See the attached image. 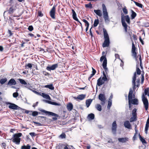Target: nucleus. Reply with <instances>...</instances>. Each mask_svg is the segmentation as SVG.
<instances>
[{
	"instance_id": "obj_6",
	"label": "nucleus",
	"mask_w": 149,
	"mask_h": 149,
	"mask_svg": "<svg viewBox=\"0 0 149 149\" xmlns=\"http://www.w3.org/2000/svg\"><path fill=\"white\" fill-rule=\"evenodd\" d=\"M39 110L42 112L45 113L46 115L55 116V117H53L52 118L54 120H56L57 119V117H58V116L57 114L51 112L47 111L42 109H39Z\"/></svg>"
},
{
	"instance_id": "obj_35",
	"label": "nucleus",
	"mask_w": 149,
	"mask_h": 149,
	"mask_svg": "<svg viewBox=\"0 0 149 149\" xmlns=\"http://www.w3.org/2000/svg\"><path fill=\"white\" fill-rule=\"evenodd\" d=\"M99 23V20L98 19H96L95 20L94 23L93 24L94 27L97 26Z\"/></svg>"
},
{
	"instance_id": "obj_38",
	"label": "nucleus",
	"mask_w": 149,
	"mask_h": 149,
	"mask_svg": "<svg viewBox=\"0 0 149 149\" xmlns=\"http://www.w3.org/2000/svg\"><path fill=\"white\" fill-rule=\"evenodd\" d=\"M7 81V79L6 78L2 79L0 80V83L2 84H4Z\"/></svg>"
},
{
	"instance_id": "obj_18",
	"label": "nucleus",
	"mask_w": 149,
	"mask_h": 149,
	"mask_svg": "<svg viewBox=\"0 0 149 149\" xmlns=\"http://www.w3.org/2000/svg\"><path fill=\"white\" fill-rule=\"evenodd\" d=\"M16 84V81L13 79H11L8 83V85L11 86L12 85H15Z\"/></svg>"
},
{
	"instance_id": "obj_59",
	"label": "nucleus",
	"mask_w": 149,
	"mask_h": 149,
	"mask_svg": "<svg viewBox=\"0 0 149 149\" xmlns=\"http://www.w3.org/2000/svg\"><path fill=\"white\" fill-rule=\"evenodd\" d=\"M28 35L29 36H30L31 37H33L34 38H36V36H35L34 35V34H32V33H29V34Z\"/></svg>"
},
{
	"instance_id": "obj_15",
	"label": "nucleus",
	"mask_w": 149,
	"mask_h": 149,
	"mask_svg": "<svg viewBox=\"0 0 149 149\" xmlns=\"http://www.w3.org/2000/svg\"><path fill=\"white\" fill-rule=\"evenodd\" d=\"M124 127L128 129H131V125L129 121L126 120L124 122Z\"/></svg>"
},
{
	"instance_id": "obj_1",
	"label": "nucleus",
	"mask_w": 149,
	"mask_h": 149,
	"mask_svg": "<svg viewBox=\"0 0 149 149\" xmlns=\"http://www.w3.org/2000/svg\"><path fill=\"white\" fill-rule=\"evenodd\" d=\"M121 19L122 25L124 28L125 32L127 33L128 26L125 22V20L128 24H130V18L128 15L124 16L123 14H121Z\"/></svg>"
},
{
	"instance_id": "obj_4",
	"label": "nucleus",
	"mask_w": 149,
	"mask_h": 149,
	"mask_svg": "<svg viewBox=\"0 0 149 149\" xmlns=\"http://www.w3.org/2000/svg\"><path fill=\"white\" fill-rule=\"evenodd\" d=\"M102 7L103 18L104 21L106 22H108L109 21V20L108 13L106 6L104 4H102Z\"/></svg>"
},
{
	"instance_id": "obj_10",
	"label": "nucleus",
	"mask_w": 149,
	"mask_h": 149,
	"mask_svg": "<svg viewBox=\"0 0 149 149\" xmlns=\"http://www.w3.org/2000/svg\"><path fill=\"white\" fill-rule=\"evenodd\" d=\"M98 98L99 100L102 101L101 104L104 105L105 103L106 100L105 95L103 94L100 93L99 95Z\"/></svg>"
},
{
	"instance_id": "obj_60",
	"label": "nucleus",
	"mask_w": 149,
	"mask_h": 149,
	"mask_svg": "<svg viewBox=\"0 0 149 149\" xmlns=\"http://www.w3.org/2000/svg\"><path fill=\"white\" fill-rule=\"evenodd\" d=\"M29 134L32 136L33 137L35 136V134L34 132H31L29 133Z\"/></svg>"
},
{
	"instance_id": "obj_40",
	"label": "nucleus",
	"mask_w": 149,
	"mask_h": 149,
	"mask_svg": "<svg viewBox=\"0 0 149 149\" xmlns=\"http://www.w3.org/2000/svg\"><path fill=\"white\" fill-rule=\"evenodd\" d=\"M136 108L132 110V114L133 116H136Z\"/></svg>"
},
{
	"instance_id": "obj_24",
	"label": "nucleus",
	"mask_w": 149,
	"mask_h": 149,
	"mask_svg": "<svg viewBox=\"0 0 149 149\" xmlns=\"http://www.w3.org/2000/svg\"><path fill=\"white\" fill-rule=\"evenodd\" d=\"M132 93L133 91L132 88H130V90L128 96V100H129L132 98Z\"/></svg>"
},
{
	"instance_id": "obj_23",
	"label": "nucleus",
	"mask_w": 149,
	"mask_h": 149,
	"mask_svg": "<svg viewBox=\"0 0 149 149\" xmlns=\"http://www.w3.org/2000/svg\"><path fill=\"white\" fill-rule=\"evenodd\" d=\"M86 96V95L81 94L78 95L77 98L75 97V98L78 99L80 100H82L85 98Z\"/></svg>"
},
{
	"instance_id": "obj_42",
	"label": "nucleus",
	"mask_w": 149,
	"mask_h": 149,
	"mask_svg": "<svg viewBox=\"0 0 149 149\" xmlns=\"http://www.w3.org/2000/svg\"><path fill=\"white\" fill-rule=\"evenodd\" d=\"M139 136H140L139 138H140V140L141 141L142 143L144 144V143H146V140L143 138L142 137H141V136L140 135H139Z\"/></svg>"
},
{
	"instance_id": "obj_31",
	"label": "nucleus",
	"mask_w": 149,
	"mask_h": 149,
	"mask_svg": "<svg viewBox=\"0 0 149 149\" xmlns=\"http://www.w3.org/2000/svg\"><path fill=\"white\" fill-rule=\"evenodd\" d=\"M95 108L97 110L99 111H101L102 110V107L100 104H97L95 105Z\"/></svg>"
},
{
	"instance_id": "obj_56",
	"label": "nucleus",
	"mask_w": 149,
	"mask_h": 149,
	"mask_svg": "<svg viewBox=\"0 0 149 149\" xmlns=\"http://www.w3.org/2000/svg\"><path fill=\"white\" fill-rule=\"evenodd\" d=\"M31 91L37 95H40V93H39L38 92L35 91H34V90H32V89H31Z\"/></svg>"
},
{
	"instance_id": "obj_11",
	"label": "nucleus",
	"mask_w": 149,
	"mask_h": 149,
	"mask_svg": "<svg viewBox=\"0 0 149 149\" xmlns=\"http://www.w3.org/2000/svg\"><path fill=\"white\" fill-rule=\"evenodd\" d=\"M56 6V5H54V6L50 11V15L51 17L53 19H54L55 18V7Z\"/></svg>"
},
{
	"instance_id": "obj_30",
	"label": "nucleus",
	"mask_w": 149,
	"mask_h": 149,
	"mask_svg": "<svg viewBox=\"0 0 149 149\" xmlns=\"http://www.w3.org/2000/svg\"><path fill=\"white\" fill-rule=\"evenodd\" d=\"M144 95L145 96L147 95L149 97V88H147L145 89Z\"/></svg>"
},
{
	"instance_id": "obj_47",
	"label": "nucleus",
	"mask_w": 149,
	"mask_h": 149,
	"mask_svg": "<svg viewBox=\"0 0 149 149\" xmlns=\"http://www.w3.org/2000/svg\"><path fill=\"white\" fill-rule=\"evenodd\" d=\"M82 21L84 22L85 23V26H89V23L85 19H83Z\"/></svg>"
},
{
	"instance_id": "obj_20",
	"label": "nucleus",
	"mask_w": 149,
	"mask_h": 149,
	"mask_svg": "<svg viewBox=\"0 0 149 149\" xmlns=\"http://www.w3.org/2000/svg\"><path fill=\"white\" fill-rule=\"evenodd\" d=\"M104 83V81H103L101 79V77H100L97 80V85L100 86Z\"/></svg>"
},
{
	"instance_id": "obj_27",
	"label": "nucleus",
	"mask_w": 149,
	"mask_h": 149,
	"mask_svg": "<svg viewBox=\"0 0 149 149\" xmlns=\"http://www.w3.org/2000/svg\"><path fill=\"white\" fill-rule=\"evenodd\" d=\"M92 101L91 99H89L86 100V105L87 107H88Z\"/></svg>"
},
{
	"instance_id": "obj_29",
	"label": "nucleus",
	"mask_w": 149,
	"mask_h": 149,
	"mask_svg": "<svg viewBox=\"0 0 149 149\" xmlns=\"http://www.w3.org/2000/svg\"><path fill=\"white\" fill-rule=\"evenodd\" d=\"M31 146L29 144L27 145L26 146L24 145L22 146L21 149H30Z\"/></svg>"
},
{
	"instance_id": "obj_39",
	"label": "nucleus",
	"mask_w": 149,
	"mask_h": 149,
	"mask_svg": "<svg viewBox=\"0 0 149 149\" xmlns=\"http://www.w3.org/2000/svg\"><path fill=\"white\" fill-rule=\"evenodd\" d=\"M18 80L22 84L25 85L26 84V82L22 79H19Z\"/></svg>"
},
{
	"instance_id": "obj_64",
	"label": "nucleus",
	"mask_w": 149,
	"mask_h": 149,
	"mask_svg": "<svg viewBox=\"0 0 149 149\" xmlns=\"http://www.w3.org/2000/svg\"><path fill=\"white\" fill-rule=\"evenodd\" d=\"M38 15L40 17H42L43 16V14L41 12H39Z\"/></svg>"
},
{
	"instance_id": "obj_32",
	"label": "nucleus",
	"mask_w": 149,
	"mask_h": 149,
	"mask_svg": "<svg viewBox=\"0 0 149 149\" xmlns=\"http://www.w3.org/2000/svg\"><path fill=\"white\" fill-rule=\"evenodd\" d=\"M25 87L27 88L28 89L31 90L32 88V87L31 86V85L29 83L25 85Z\"/></svg>"
},
{
	"instance_id": "obj_12",
	"label": "nucleus",
	"mask_w": 149,
	"mask_h": 149,
	"mask_svg": "<svg viewBox=\"0 0 149 149\" xmlns=\"http://www.w3.org/2000/svg\"><path fill=\"white\" fill-rule=\"evenodd\" d=\"M117 127L116 122V121H114L112 123V132L114 134H116Z\"/></svg>"
},
{
	"instance_id": "obj_61",
	"label": "nucleus",
	"mask_w": 149,
	"mask_h": 149,
	"mask_svg": "<svg viewBox=\"0 0 149 149\" xmlns=\"http://www.w3.org/2000/svg\"><path fill=\"white\" fill-rule=\"evenodd\" d=\"M38 102H36V103L34 104H33V107H36L38 105Z\"/></svg>"
},
{
	"instance_id": "obj_46",
	"label": "nucleus",
	"mask_w": 149,
	"mask_h": 149,
	"mask_svg": "<svg viewBox=\"0 0 149 149\" xmlns=\"http://www.w3.org/2000/svg\"><path fill=\"white\" fill-rule=\"evenodd\" d=\"M25 67L26 68H31L32 67V65L31 63H29L25 65Z\"/></svg>"
},
{
	"instance_id": "obj_26",
	"label": "nucleus",
	"mask_w": 149,
	"mask_h": 149,
	"mask_svg": "<svg viewBox=\"0 0 149 149\" xmlns=\"http://www.w3.org/2000/svg\"><path fill=\"white\" fill-rule=\"evenodd\" d=\"M44 87L45 88H48L51 90H53L54 88L52 84L45 85Z\"/></svg>"
},
{
	"instance_id": "obj_17",
	"label": "nucleus",
	"mask_w": 149,
	"mask_h": 149,
	"mask_svg": "<svg viewBox=\"0 0 149 149\" xmlns=\"http://www.w3.org/2000/svg\"><path fill=\"white\" fill-rule=\"evenodd\" d=\"M107 60L105 59L104 60L102 63V66L105 72L107 73V72L108 71V69L107 67Z\"/></svg>"
},
{
	"instance_id": "obj_22",
	"label": "nucleus",
	"mask_w": 149,
	"mask_h": 149,
	"mask_svg": "<svg viewBox=\"0 0 149 149\" xmlns=\"http://www.w3.org/2000/svg\"><path fill=\"white\" fill-rule=\"evenodd\" d=\"M94 11L95 13L99 16L101 17L102 16V12L101 10H95Z\"/></svg>"
},
{
	"instance_id": "obj_14",
	"label": "nucleus",
	"mask_w": 149,
	"mask_h": 149,
	"mask_svg": "<svg viewBox=\"0 0 149 149\" xmlns=\"http://www.w3.org/2000/svg\"><path fill=\"white\" fill-rule=\"evenodd\" d=\"M58 66L57 64H55L52 65L51 66H47V70L50 71L51 70H54Z\"/></svg>"
},
{
	"instance_id": "obj_62",
	"label": "nucleus",
	"mask_w": 149,
	"mask_h": 149,
	"mask_svg": "<svg viewBox=\"0 0 149 149\" xmlns=\"http://www.w3.org/2000/svg\"><path fill=\"white\" fill-rule=\"evenodd\" d=\"M92 73L94 74H95L96 72V71L95 69H94L93 68H92Z\"/></svg>"
},
{
	"instance_id": "obj_25",
	"label": "nucleus",
	"mask_w": 149,
	"mask_h": 149,
	"mask_svg": "<svg viewBox=\"0 0 149 149\" xmlns=\"http://www.w3.org/2000/svg\"><path fill=\"white\" fill-rule=\"evenodd\" d=\"M130 101L132 104L137 105L138 104V100L136 99H131L130 100Z\"/></svg>"
},
{
	"instance_id": "obj_3",
	"label": "nucleus",
	"mask_w": 149,
	"mask_h": 149,
	"mask_svg": "<svg viewBox=\"0 0 149 149\" xmlns=\"http://www.w3.org/2000/svg\"><path fill=\"white\" fill-rule=\"evenodd\" d=\"M136 79V72L134 73L133 77H132V85L133 86V88L134 90L136 89V87H138L139 85V82L140 80L139 79H137L136 80V82H135V81Z\"/></svg>"
},
{
	"instance_id": "obj_5",
	"label": "nucleus",
	"mask_w": 149,
	"mask_h": 149,
	"mask_svg": "<svg viewBox=\"0 0 149 149\" xmlns=\"http://www.w3.org/2000/svg\"><path fill=\"white\" fill-rule=\"evenodd\" d=\"M22 135V134L20 133L14 134L13 137L12 139L13 141L16 144L19 145L20 141V139L19 137L21 136Z\"/></svg>"
},
{
	"instance_id": "obj_9",
	"label": "nucleus",
	"mask_w": 149,
	"mask_h": 149,
	"mask_svg": "<svg viewBox=\"0 0 149 149\" xmlns=\"http://www.w3.org/2000/svg\"><path fill=\"white\" fill-rule=\"evenodd\" d=\"M5 104L6 105H9V108L10 109L16 110L18 109V107L16 105L9 102H6Z\"/></svg>"
},
{
	"instance_id": "obj_49",
	"label": "nucleus",
	"mask_w": 149,
	"mask_h": 149,
	"mask_svg": "<svg viewBox=\"0 0 149 149\" xmlns=\"http://www.w3.org/2000/svg\"><path fill=\"white\" fill-rule=\"evenodd\" d=\"M38 114V112L37 111H34L32 112V115L33 116H35Z\"/></svg>"
},
{
	"instance_id": "obj_54",
	"label": "nucleus",
	"mask_w": 149,
	"mask_h": 149,
	"mask_svg": "<svg viewBox=\"0 0 149 149\" xmlns=\"http://www.w3.org/2000/svg\"><path fill=\"white\" fill-rule=\"evenodd\" d=\"M123 10L125 14H127V13H128L127 10L126 8H124L123 9Z\"/></svg>"
},
{
	"instance_id": "obj_7",
	"label": "nucleus",
	"mask_w": 149,
	"mask_h": 149,
	"mask_svg": "<svg viewBox=\"0 0 149 149\" xmlns=\"http://www.w3.org/2000/svg\"><path fill=\"white\" fill-rule=\"evenodd\" d=\"M142 100L146 110H147L148 108L149 103L147 99L143 93L142 96Z\"/></svg>"
},
{
	"instance_id": "obj_28",
	"label": "nucleus",
	"mask_w": 149,
	"mask_h": 149,
	"mask_svg": "<svg viewBox=\"0 0 149 149\" xmlns=\"http://www.w3.org/2000/svg\"><path fill=\"white\" fill-rule=\"evenodd\" d=\"M67 108L68 110L69 111H71L73 108V105L71 103L68 104L67 106Z\"/></svg>"
},
{
	"instance_id": "obj_8",
	"label": "nucleus",
	"mask_w": 149,
	"mask_h": 149,
	"mask_svg": "<svg viewBox=\"0 0 149 149\" xmlns=\"http://www.w3.org/2000/svg\"><path fill=\"white\" fill-rule=\"evenodd\" d=\"M10 6L9 9L7 10V12L9 14H13L16 9V5H13L12 3L11 5H9Z\"/></svg>"
},
{
	"instance_id": "obj_57",
	"label": "nucleus",
	"mask_w": 149,
	"mask_h": 149,
	"mask_svg": "<svg viewBox=\"0 0 149 149\" xmlns=\"http://www.w3.org/2000/svg\"><path fill=\"white\" fill-rule=\"evenodd\" d=\"M13 0H10V1H9L10 4L9 5H11L12 3L13 5H15V3L13 1Z\"/></svg>"
},
{
	"instance_id": "obj_36",
	"label": "nucleus",
	"mask_w": 149,
	"mask_h": 149,
	"mask_svg": "<svg viewBox=\"0 0 149 149\" xmlns=\"http://www.w3.org/2000/svg\"><path fill=\"white\" fill-rule=\"evenodd\" d=\"M48 102L49 104H50L52 105L56 106H60V104L59 103H57L56 102H52L50 101H48Z\"/></svg>"
},
{
	"instance_id": "obj_44",
	"label": "nucleus",
	"mask_w": 149,
	"mask_h": 149,
	"mask_svg": "<svg viewBox=\"0 0 149 149\" xmlns=\"http://www.w3.org/2000/svg\"><path fill=\"white\" fill-rule=\"evenodd\" d=\"M136 116H133L130 118V122H132L136 120Z\"/></svg>"
},
{
	"instance_id": "obj_19",
	"label": "nucleus",
	"mask_w": 149,
	"mask_h": 149,
	"mask_svg": "<svg viewBox=\"0 0 149 149\" xmlns=\"http://www.w3.org/2000/svg\"><path fill=\"white\" fill-rule=\"evenodd\" d=\"M72 17L73 19L75 20V21L78 22H79V19H78L77 17V15L76 14L74 11V10L73 9L72 10Z\"/></svg>"
},
{
	"instance_id": "obj_41",
	"label": "nucleus",
	"mask_w": 149,
	"mask_h": 149,
	"mask_svg": "<svg viewBox=\"0 0 149 149\" xmlns=\"http://www.w3.org/2000/svg\"><path fill=\"white\" fill-rule=\"evenodd\" d=\"M134 2L135 3V5L137 6L140 8H142L143 5L135 1H134Z\"/></svg>"
},
{
	"instance_id": "obj_63",
	"label": "nucleus",
	"mask_w": 149,
	"mask_h": 149,
	"mask_svg": "<svg viewBox=\"0 0 149 149\" xmlns=\"http://www.w3.org/2000/svg\"><path fill=\"white\" fill-rule=\"evenodd\" d=\"M128 101H129L128 102H129V108L130 109V108H131L132 107L131 104H132L131 103V102H130V100H128Z\"/></svg>"
},
{
	"instance_id": "obj_43",
	"label": "nucleus",
	"mask_w": 149,
	"mask_h": 149,
	"mask_svg": "<svg viewBox=\"0 0 149 149\" xmlns=\"http://www.w3.org/2000/svg\"><path fill=\"white\" fill-rule=\"evenodd\" d=\"M112 102L111 100H108V104L107 105V108L108 109H110V107L112 104Z\"/></svg>"
},
{
	"instance_id": "obj_21",
	"label": "nucleus",
	"mask_w": 149,
	"mask_h": 149,
	"mask_svg": "<svg viewBox=\"0 0 149 149\" xmlns=\"http://www.w3.org/2000/svg\"><path fill=\"white\" fill-rule=\"evenodd\" d=\"M94 118V114L93 113H91L89 114L87 117V119L89 121L93 120Z\"/></svg>"
},
{
	"instance_id": "obj_52",
	"label": "nucleus",
	"mask_w": 149,
	"mask_h": 149,
	"mask_svg": "<svg viewBox=\"0 0 149 149\" xmlns=\"http://www.w3.org/2000/svg\"><path fill=\"white\" fill-rule=\"evenodd\" d=\"M102 80H103L104 81H108V79L107 76H103L102 77Z\"/></svg>"
},
{
	"instance_id": "obj_37",
	"label": "nucleus",
	"mask_w": 149,
	"mask_h": 149,
	"mask_svg": "<svg viewBox=\"0 0 149 149\" xmlns=\"http://www.w3.org/2000/svg\"><path fill=\"white\" fill-rule=\"evenodd\" d=\"M136 13L134 12L133 10H132V15H131V18L132 19H134V18L136 16Z\"/></svg>"
},
{
	"instance_id": "obj_45",
	"label": "nucleus",
	"mask_w": 149,
	"mask_h": 149,
	"mask_svg": "<svg viewBox=\"0 0 149 149\" xmlns=\"http://www.w3.org/2000/svg\"><path fill=\"white\" fill-rule=\"evenodd\" d=\"M136 72L137 74L139 75L141 74V71L139 68L136 66Z\"/></svg>"
},
{
	"instance_id": "obj_53",
	"label": "nucleus",
	"mask_w": 149,
	"mask_h": 149,
	"mask_svg": "<svg viewBox=\"0 0 149 149\" xmlns=\"http://www.w3.org/2000/svg\"><path fill=\"white\" fill-rule=\"evenodd\" d=\"M33 29V27L32 26H29L28 28V29L30 31H32Z\"/></svg>"
},
{
	"instance_id": "obj_51",
	"label": "nucleus",
	"mask_w": 149,
	"mask_h": 149,
	"mask_svg": "<svg viewBox=\"0 0 149 149\" xmlns=\"http://www.w3.org/2000/svg\"><path fill=\"white\" fill-rule=\"evenodd\" d=\"M105 59H107L106 57L105 56H103L101 57L100 61H102L103 60H105Z\"/></svg>"
},
{
	"instance_id": "obj_33",
	"label": "nucleus",
	"mask_w": 149,
	"mask_h": 149,
	"mask_svg": "<svg viewBox=\"0 0 149 149\" xmlns=\"http://www.w3.org/2000/svg\"><path fill=\"white\" fill-rule=\"evenodd\" d=\"M42 96L43 97L48 100L50 99V97L49 95L45 94L44 93H42Z\"/></svg>"
},
{
	"instance_id": "obj_2",
	"label": "nucleus",
	"mask_w": 149,
	"mask_h": 149,
	"mask_svg": "<svg viewBox=\"0 0 149 149\" xmlns=\"http://www.w3.org/2000/svg\"><path fill=\"white\" fill-rule=\"evenodd\" d=\"M104 41L102 45L103 47H108L109 45V39L108 35L106 31H104Z\"/></svg>"
},
{
	"instance_id": "obj_34",
	"label": "nucleus",
	"mask_w": 149,
	"mask_h": 149,
	"mask_svg": "<svg viewBox=\"0 0 149 149\" xmlns=\"http://www.w3.org/2000/svg\"><path fill=\"white\" fill-rule=\"evenodd\" d=\"M149 127V123H146L145 127V133L147 134V133L148 131V127Z\"/></svg>"
},
{
	"instance_id": "obj_50",
	"label": "nucleus",
	"mask_w": 149,
	"mask_h": 149,
	"mask_svg": "<svg viewBox=\"0 0 149 149\" xmlns=\"http://www.w3.org/2000/svg\"><path fill=\"white\" fill-rule=\"evenodd\" d=\"M19 95V94L17 92L14 93L13 94V96L15 98L17 97Z\"/></svg>"
},
{
	"instance_id": "obj_55",
	"label": "nucleus",
	"mask_w": 149,
	"mask_h": 149,
	"mask_svg": "<svg viewBox=\"0 0 149 149\" xmlns=\"http://www.w3.org/2000/svg\"><path fill=\"white\" fill-rule=\"evenodd\" d=\"M33 123L35 124H37L39 126H41L42 125L39 123L34 121L33 122Z\"/></svg>"
},
{
	"instance_id": "obj_13",
	"label": "nucleus",
	"mask_w": 149,
	"mask_h": 149,
	"mask_svg": "<svg viewBox=\"0 0 149 149\" xmlns=\"http://www.w3.org/2000/svg\"><path fill=\"white\" fill-rule=\"evenodd\" d=\"M132 56L135 58L136 60L137 61V59L136 58V47L134 45L133 42H132Z\"/></svg>"
},
{
	"instance_id": "obj_16",
	"label": "nucleus",
	"mask_w": 149,
	"mask_h": 149,
	"mask_svg": "<svg viewBox=\"0 0 149 149\" xmlns=\"http://www.w3.org/2000/svg\"><path fill=\"white\" fill-rule=\"evenodd\" d=\"M118 140L120 142L125 143L129 141V139L127 137L119 138Z\"/></svg>"
},
{
	"instance_id": "obj_48",
	"label": "nucleus",
	"mask_w": 149,
	"mask_h": 149,
	"mask_svg": "<svg viewBox=\"0 0 149 149\" xmlns=\"http://www.w3.org/2000/svg\"><path fill=\"white\" fill-rule=\"evenodd\" d=\"M59 136L62 139L65 138L66 137V135L64 133H63L60 135Z\"/></svg>"
},
{
	"instance_id": "obj_58",
	"label": "nucleus",
	"mask_w": 149,
	"mask_h": 149,
	"mask_svg": "<svg viewBox=\"0 0 149 149\" xmlns=\"http://www.w3.org/2000/svg\"><path fill=\"white\" fill-rule=\"evenodd\" d=\"M141 76L142 77L141 78V82L142 84H143L144 80V77L143 74H142Z\"/></svg>"
}]
</instances>
